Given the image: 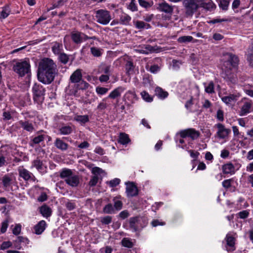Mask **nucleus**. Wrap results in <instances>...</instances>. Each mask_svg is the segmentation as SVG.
Segmentation results:
<instances>
[{
    "mask_svg": "<svg viewBox=\"0 0 253 253\" xmlns=\"http://www.w3.org/2000/svg\"><path fill=\"white\" fill-rule=\"evenodd\" d=\"M75 120L81 124H85L89 121V117L87 115H78L75 117Z\"/></svg>",
    "mask_w": 253,
    "mask_h": 253,
    "instance_id": "nucleus-33",
    "label": "nucleus"
},
{
    "mask_svg": "<svg viewBox=\"0 0 253 253\" xmlns=\"http://www.w3.org/2000/svg\"><path fill=\"white\" fill-rule=\"evenodd\" d=\"M227 21H230V20H229L228 19H226V18H222V19L216 18V19H213L212 20H210L209 21H208V23L209 24H214L217 23H221L222 22H227Z\"/></svg>",
    "mask_w": 253,
    "mask_h": 253,
    "instance_id": "nucleus-54",
    "label": "nucleus"
},
{
    "mask_svg": "<svg viewBox=\"0 0 253 253\" xmlns=\"http://www.w3.org/2000/svg\"><path fill=\"white\" fill-rule=\"evenodd\" d=\"M193 39V37L190 36H184L180 37L178 39V42L180 43H186L190 42Z\"/></svg>",
    "mask_w": 253,
    "mask_h": 253,
    "instance_id": "nucleus-43",
    "label": "nucleus"
},
{
    "mask_svg": "<svg viewBox=\"0 0 253 253\" xmlns=\"http://www.w3.org/2000/svg\"><path fill=\"white\" fill-rule=\"evenodd\" d=\"M59 130L61 134L67 135L71 133L73 131V129L69 126H64L60 128Z\"/></svg>",
    "mask_w": 253,
    "mask_h": 253,
    "instance_id": "nucleus-37",
    "label": "nucleus"
},
{
    "mask_svg": "<svg viewBox=\"0 0 253 253\" xmlns=\"http://www.w3.org/2000/svg\"><path fill=\"white\" fill-rule=\"evenodd\" d=\"M18 172L20 177H22L25 180H29L32 179L33 174L28 170L23 168V167H19Z\"/></svg>",
    "mask_w": 253,
    "mask_h": 253,
    "instance_id": "nucleus-15",
    "label": "nucleus"
},
{
    "mask_svg": "<svg viewBox=\"0 0 253 253\" xmlns=\"http://www.w3.org/2000/svg\"><path fill=\"white\" fill-rule=\"evenodd\" d=\"M82 33L78 31H74L71 33V38L74 43L77 44H80L83 42Z\"/></svg>",
    "mask_w": 253,
    "mask_h": 253,
    "instance_id": "nucleus-17",
    "label": "nucleus"
},
{
    "mask_svg": "<svg viewBox=\"0 0 253 253\" xmlns=\"http://www.w3.org/2000/svg\"><path fill=\"white\" fill-rule=\"evenodd\" d=\"M2 11L0 13V19H4L7 17L10 13V9L8 5H6L3 7Z\"/></svg>",
    "mask_w": 253,
    "mask_h": 253,
    "instance_id": "nucleus-30",
    "label": "nucleus"
},
{
    "mask_svg": "<svg viewBox=\"0 0 253 253\" xmlns=\"http://www.w3.org/2000/svg\"><path fill=\"white\" fill-rule=\"evenodd\" d=\"M2 117L4 121H8L12 118L10 113L6 111H3L2 113Z\"/></svg>",
    "mask_w": 253,
    "mask_h": 253,
    "instance_id": "nucleus-63",
    "label": "nucleus"
},
{
    "mask_svg": "<svg viewBox=\"0 0 253 253\" xmlns=\"http://www.w3.org/2000/svg\"><path fill=\"white\" fill-rule=\"evenodd\" d=\"M57 73V65L52 59L43 58L40 61L37 72L40 82L44 84H50L54 81Z\"/></svg>",
    "mask_w": 253,
    "mask_h": 253,
    "instance_id": "nucleus-1",
    "label": "nucleus"
},
{
    "mask_svg": "<svg viewBox=\"0 0 253 253\" xmlns=\"http://www.w3.org/2000/svg\"><path fill=\"white\" fill-rule=\"evenodd\" d=\"M112 218L111 216H105L101 218L100 221L102 224H109L112 222Z\"/></svg>",
    "mask_w": 253,
    "mask_h": 253,
    "instance_id": "nucleus-55",
    "label": "nucleus"
},
{
    "mask_svg": "<svg viewBox=\"0 0 253 253\" xmlns=\"http://www.w3.org/2000/svg\"><path fill=\"white\" fill-rule=\"evenodd\" d=\"M233 182V178L225 179L222 181V185L226 190H229L231 192H234L236 191V187L232 185Z\"/></svg>",
    "mask_w": 253,
    "mask_h": 253,
    "instance_id": "nucleus-18",
    "label": "nucleus"
},
{
    "mask_svg": "<svg viewBox=\"0 0 253 253\" xmlns=\"http://www.w3.org/2000/svg\"><path fill=\"white\" fill-rule=\"evenodd\" d=\"M20 125L26 130L28 131H32L33 129L32 124L28 121H20L19 122Z\"/></svg>",
    "mask_w": 253,
    "mask_h": 253,
    "instance_id": "nucleus-31",
    "label": "nucleus"
},
{
    "mask_svg": "<svg viewBox=\"0 0 253 253\" xmlns=\"http://www.w3.org/2000/svg\"><path fill=\"white\" fill-rule=\"evenodd\" d=\"M2 184L5 188L9 187L11 183L12 179L7 175H5L2 178Z\"/></svg>",
    "mask_w": 253,
    "mask_h": 253,
    "instance_id": "nucleus-38",
    "label": "nucleus"
},
{
    "mask_svg": "<svg viewBox=\"0 0 253 253\" xmlns=\"http://www.w3.org/2000/svg\"><path fill=\"white\" fill-rule=\"evenodd\" d=\"M59 61L64 64H66L69 61V56L65 53H61L58 55Z\"/></svg>",
    "mask_w": 253,
    "mask_h": 253,
    "instance_id": "nucleus-42",
    "label": "nucleus"
},
{
    "mask_svg": "<svg viewBox=\"0 0 253 253\" xmlns=\"http://www.w3.org/2000/svg\"><path fill=\"white\" fill-rule=\"evenodd\" d=\"M133 22L135 27L137 29H149L150 28L149 24L145 23L144 22L142 21L137 20L134 21Z\"/></svg>",
    "mask_w": 253,
    "mask_h": 253,
    "instance_id": "nucleus-32",
    "label": "nucleus"
},
{
    "mask_svg": "<svg viewBox=\"0 0 253 253\" xmlns=\"http://www.w3.org/2000/svg\"><path fill=\"white\" fill-rule=\"evenodd\" d=\"M108 91V89L104 87L97 86L96 88V92L98 94L103 95L106 94Z\"/></svg>",
    "mask_w": 253,
    "mask_h": 253,
    "instance_id": "nucleus-57",
    "label": "nucleus"
},
{
    "mask_svg": "<svg viewBox=\"0 0 253 253\" xmlns=\"http://www.w3.org/2000/svg\"><path fill=\"white\" fill-rule=\"evenodd\" d=\"M159 10L171 14L173 12V7L166 2H164L162 3H159Z\"/></svg>",
    "mask_w": 253,
    "mask_h": 253,
    "instance_id": "nucleus-19",
    "label": "nucleus"
},
{
    "mask_svg": "<svg viewBox=\"0 0 253 253\" xmlns=\"http://www.w3.org/2000/svg\"><path fill=\"white\" fill-rule=\"evenodd\" d=\"M229 2L227 0H220L219 3V7L223 10H226L228 9Z\"/></svg>",
    "mask_w": 253,
    "mask_h": 253,
    "instance_id": "nucleus-50",
    "label": "nucleus"
},
{
    "mask_svg": "<svg viewBox=\"0 0 253 253\" xmlns=\"http://www.w3.org/2000/svg\"><path fill=\"white\" fill-rule=\"evenodd\" d=\"M110 65H107L105 64L102 65L100 67V70L101 73H103L106 75H109L110 74Z\"/></svg>",
    "mask_w": 253,
    "mask_h": 253,
    "instance_id": "nucleus-45",
    "label": "nucleus"
},
{
    "mask_svg": "<svg viewBox=\"0 0 253 253\" xmlns=\"http://www.w3.org/2000/svg\"><path fill=\"white\" fill-rule=\"evenodd\" d=\"M53 45L51 47L53 53L55 55H59L63 50V45L61 43L55 42L52 43Z\"/></svg>",
    "mask_w": 253,
    "mask_h": 253,
    "instance_id": "nucleus-20",
    "label": "nucleus"
},
{
    "mask_svg": "<svg viewBox=\"0 0 253 253\" xmlns=\"http://www.w3.org/2000/svg\"><path fill=\"white\" fill-rule=\"evenodd\" d=\"M222 77L226 81L230 82L233 84H235L237 81L236 76L232 72L230 67L227 68L224 71H223Z\"/></svg>",
    "mask_w": 253,
    "mask_h": 253,
    "instance_id": "nucleus-8",
    "label": "nucleus"
},
{
    "mask_svg": "<svg viewBox=\"0 0 253 253\" xmlns=\"http://www.w3.org/2000/svg\"><path fill=\"white\" fill-rule=\"evenodd\" d=\"M181 138H189L191 140H195L200 137V131L193 128H189L181 130L179 132Z\"/></svg>",
    "mask_w": 253,
    "mask_h": 253,
    "instance_id": "nucleus-7",
    "label": "nucleus"
},
{
    "mask_svg": "<svg viewBox=\"0 0 253 253\" xmlns=\"http://www.w3.org/2000/svg\"><path fill=\"white\" fill-rule=\"evenodd\" d=\"M40 213L44 217H49L51 214V209L46 205H44L40 208Z\"/></svg>",
    "mask_w": 253,
    "mask_h": 253,
    "instance_id": "nucleus-23",
    "label": "nucleus"
},
{
    "mask_svg": "<svg viewBox=\"0 0 253 253\" xmlns=\"http://www.w3.org/2000/svg\"><path fill=\"white\" fill-rule=\"evenodd\" d=\"M142 98L146 102H151L153 101V97L151 96L146 91L141 92Z\"/></svg>",
    "mask_w": 253,
    "mask_h": 253,
    "instance_id": "nucleus-44",
    "label": "nucleus"
},
{
    "mask_svg": "<svg viewBox=\"0 0 253 253\" xmlns=\"http://www.w3.org/2000/svg\"><path fill=\"white\" fill-rule=\"evenodd\" d=\"M226 245L231 248L228 251H233L235 250V238L232 236L227 235L226 237Z\"/></svg>",
    "mask_w": 253,
    "mask_h": 253,
    "instance_id": "nucleus-27",
    "label": "nucleus"
},
{
    "mask_svg": "<svg viewBox=\"0 0 253 253\" xmlns=\"http://www.w3.org/2000/svg\"><path fill=\"white\" fill-rule=\"evenodd\" d=\"M89 84L84 81L81 80L80 82L78 83L77 85V88L78 89L84 90L87 89Z\"/></svg>",
    "mask_w": 253,
    "mask_h": 253,
    "instance_id": "nucleus-40",
    "label": "nucleus"
},
{
    "mask_svg": "<svg viewBox=\"0 0 253 253\" xmlns=\"http://www.w3.org/2000/svg\"><path fill=\"white\" fill-rule=\"evenodd\" d=\"M120 179L117 178H115L110 181L107 182V183L109 185L110 187H114L118 185L120 183Z\"/></svg>",
    "mask_w": 253,
    "mask_h": 253,
    "instance_id": "nucleus-52",
    "label": "nucleus"
},
{
    "mask_svg": "<svg viewBox=\"0 0 253 253\" xmlns=\"http://www.w3.org/2000/svg\"><path fill=\"white\" fill-rule=\"evenodd\" d=\"M31 66L30 62L22 60L16 62L13 66L14 71L20 77H23L30 72Z\"/></svg>",
    "mask_w": 253,
    "mask_h": 253,
    "instance_id": "nucleus-3",
    "label": "nucleus"
},
{
    "mask_svg": "<svg viewBox=\"0 0 253 253\" xmlns=\"http://www.w3.org/2000/svg\"><path fill=\"white\" fill-rule=\"evenodd\" d=\"M51 140V138L45 133L40 134L35 137L33 139V142H41L42 141H45L48 142Z\"/></svg>",
    "mask_w": 253,
    "mask_h": 253,
    "instance_id": "nucleus-21",
    "label": "nucleus"
},
{
    "mask_svg": "<svg viewBox=\"0 0 253 253\" xmlns=\"http://www.w3.org/2000/svg\"><path fill=\"white\" fill-rule=\"evenodd\" d=\"M101 51L102 49L96 47H91L90 48V52L94 57L101 56L102 54Z\"/></svg>",
    "mask_w": 253,
    "mask_h": 253,
    "instance_id": "nucleus-41",
    "label": "nucleus"
},
{
    "mask_svg": "<svg viewBox=\"0 0 253 253\" xmlns=\"http://www.w3.org/2000/svg\"><path fill=\"white\" fill-rule=\"evenodd\" d=\"M238 96L234 94H230L228 96H225L222 97V101L226 104H230L232 101H236L237 100Z\"/></svg>",
    "mask_w": 253,
    "mask_h": 253,
    "instance_id": "nucleus-24",
    "label": "nucleus"
},
{
    "mask_svg": "<svg viewBox=\"0 0 253 253\" xmlns=\"http://www.w3.org/2000/svg\"><path fill=\"white\" fill-rule=\"evenodd\" d=\"M169 93L167 91H165L163 88L159 87V98L164 99L167 97Z\"/></svg>",
    "mask_w": 253,
    "mask_h": 253,
    "instance_id": "nucleus-59",
    "label": "nucleus"
},
{
    "mask_svg": "<svg viewBox=\"0 0 253 253\" xmlns=\"http://www.w3.org/2000/svg\"><path fill=\"white\" fill-rule=\"evenodd\" d=\"M134 240L129 238H124L122 240V245L123 247L127 248H131L134 245Z\"/></svg>",
    "mask_w": 253,
    "mask_h": 253,
    "instance_id": "nucleus-26",
    "label": "nucleus"
},
{
    "mask_svg": "<svg viewBox=\"0 0 253 253\" xmlns=\"http://www.w3.org/2000/svg\"><path fill=\"white\" fill-rule=\"evenodd\" d=\"M125 70L126 75L129 76L135 73L136 71L135 65L132 60L128 59L126 61Z\"/></svg>",
    "mask_w": 253,
    "mask_h": 253,
    "instance_id": "nucleus-11",
    "label": "nucleus"
},
{
    "mask_svg": "<svg viewBox=\"0 0 253 253\" xmlns=\"http://www.w3.org/2000/svg\"><path fill=\"white\" fill-rule=\"evenodd\" d=\"M139 5L145 8L151 7L153 5V2L152 0H138Z\"/></svg>",
    "mask_w": 253,
    "mask_h": 253,
    "instance_id": "nucleus-36",
    "label": "nucleus"
},
{
    "mask_svg": "<svg viewBox=\"0 0 253 253\" xmlns=\"http://www.w3.org/2000/svg\"><path fill=\"white\" fill-rule=\"evenodd\" d=\"M188 151L190 153L191 157L194 159V160L192 161V162H194L198 158L200 153L198 151H194L192 150H190Z\"/></svg>",
    "mask_w": 253,
    "mask_h": 253,
    "instance_id": "nucleus-60",
    "label": "nucleus"
},
{
    "mask_svg": "<svg viewBox=\"0 0 253 253\" xmlns=\"http://www.w3.org/2000/svg\"><path fill=\"white\" fill-rule=\"evenodd\" d=\"M60 177L64 179L65 182L71 187H76L79 183L78 176L74 174L70 169H63L60 172Z\"/></svg>",
    "mask_w": 253,
    "mask_h": 253,
    "instance_id": "nucleus-2",
    "label": "nucleus"
},
{
    "mask_svg": "<svg viewBox=\"0 0 253 253\" xmlns=\"http://www.w3.org/2000/svg\"><path fill=\"white\" fill-rule=\"evenodd\" d=\"M106 99L107 98H104L103 99H102V101L99 103L97 107V109L98 110L102 111L107 107L108 105L106 103Z\"/></svg>",
    "mask_w": 253,
    "mask_h": 253,
    "instance_id": "nucleus-51",
    "label": "nucleus"
},
{
    "mask_svg": "<svg viewBox=\"0 0 253 253\" xmlns=\"http://www.w3.org/2000/svg\"><path fill=\"white\" fill-rule=\"evenodd\" d=\"M230 131V129L225 128L224 130L218 131L217 133L219 137L224 138L228 135Z\"/></svg>",
    "mask_w": 253,
    "mask_h": 253,
    "instance_id": "nucleus-56",
    "label": "nucleus"
},
{
    "mask_svg": "<svg viewBox=\"0 0 253 253\" xmlns=\"http://www.w3.org/2000/svg\"><path fill=\"white\" fill-rule=\"evenodd\" d=\"M126 89V88L124 86H118L110 93L108 98L115 99L117 97H120L122 93H123Z\"/></svg>",
    "mask_w": 253,
    "mask_h": 253,
    "instance_id": "nucleus-13",
    "label": "nucleus"
},
{
    "mask_svg": "<svg viewBox=\"0 0 253 253\" xmlns=\"http://www.w3.org/2000/svg\"><path fill=\"white\" fill-rule=\"evenodd\" d=\"M47 199V196L45 192H42L38 198V201L42 202L46 201Z\"/></svg>",
    "mask_w": 253,
    "mask_h": 253,
    "instance_id": "nucleus-64",
    "label": "nucleus"
},
{
    "mask_svg": "<svg viewBox=\"0 0 253 253\" xmlns=\"http://www.w3.org/2000/svg\"><path fill=\"white\" fill-rule=\"evenodd\" d=\"M225 55H227L228 58L226 61H225L224 66H225V64L226 63L227 64H230L233 68H236L238 66L239 60L237 56L229 52L226 53Z\"/></svg>",
    "mask_w": 253,
    "mask_h": 253,
    "instance_id": "nucleus-10",
    "label": "nucleus"
},
{
    "mask_svg": "<svg viewBox=\"0 0 253 253\" xmlns=\"http://www.w3.org/2000/svg\"><path fill=\"white\" fill-rule=\"evenodd\" d=\"M33 166L40 172H42L44 171V166L43 165L42 162L40 160H35L33 163Z\"/></svg>",
    "mask_w": 253,
    "mask_h": 253,
    "instance_id": "nucleus-35",
    "label": "nucleus"
},
{
    "mask_svg": "<svg viewBox=\"0 0 253 253\" xmlns=\"http://www.w3.org/2000/svg\"><path fill=\"white\" fill-rule=\"evenodd\" d=\"M136 94L134 92L131 90H128L126 92L123 97V99L124 101H126V99L129 100L130 98L133 97H135Z\"/></svg>",
    "mask_w": 253,
    "mask_h": 253,
    "instance_id": "nucleus-46",
    "label": "nucleus"
},
{
    "mask_svg": "<svg viewBox=\"0 0 253 253\" xmlns=\"http://www.w3.org/2000/svg\"><path fill=\"white\" fill-rule=\"evenodd\" d=\"M251 107V101L245 102L241 108V111L240 112V115L241 116H243L249 113L250 112Z\"/></svg>",
    "mask_w": 253,
    "mask_h": 253,
    "instance_id": "nucleus-22",
    "label": "nucleus"
},
{
    "mask_svg": "<svg viewBox=\"0 0 253 253\" xmlns=\"http://www.w3.org/2000/svg\"><path fill=\"white\" fill-rule=\"evenodd\" d=\"M9 222L8 220H4L1 223V227L0 229V234H3L6 232L8 227Z\"/></svg>",
    "mask_w": 253,
    "mask_h": 253,
    "instance_id": "nucleus-47",
    "label": "nucleus"
},
{
    "mask_svg": "<svg viewBox=\"0 0 253 253\" xmlns=\"http://www.w3.org/2000/svg\"><path fill=\"white\" fill-rule=\"evenodd\" d=\"M250 215L249 211L247 210H244L239 212L237 215L241 219H246Z\"/></svg>",
    "mask_w": 253,
    "mask_h": 253,
    "instance_id": "nucleus-49",
    "label": "nucleus"
},
{
    "mask_svg": "<svg viewBox=\"0 0 253 253\" xmlns=\"http://www.w3.org/2000/svg\"><path fill=\"white\" fill-rule=\"evenodd\" d=\"M131 19V17L126 13H123L120 16V22L123 25H129Z\"/></svg>",
    "mask_w": 253,
    "mask_h": 253,
    "instance_id": "nucleus-25",
    "label": "nucleus"
},
{
    "mask_svg": "<svg viewBox=\"0 0 253 253\" xmlns=\"http://www.w3.org/2000/svg\"><path fill=\"white\" fill-rule=\"evenodd\" d=\"M205 91L208 93H213L214 92V83L212 81L210 82L208 86H205Z\"/></svg>",
    "mask_w": 253,
    "mask_h": 253,
    "instance_id": "nucleus-48",
    "label": "nucleus"
},
{
    "mask_svg": "<svg viewBox=\"0 0 253 253\" xmlns=\"http://www.w3.org/2000/svg\"><path fill=\"white\" fill-rule=\"evenodd\" d=\"M96 21L102 24L107 25L111 20V16L109 11L104 9H99L95 12Z\"/></svg>",
    "mask_w": 253,
    "mask_h": 253,
    "instance_id": "nucleus-5",
    "label": "nucleus"
},
{
    "mask_svg": "<svg viewBox=\"0 0 253 253\" xmlns=\"http://www.w3.org/2000/svg\"><path fill=\"white\" fill-rule=\"evenodd\" d=\"M131 140L129 137V135L125 133L121 132L119 134L118 142H130Z\"/></svg>",
    "mask_w": 253,
    "mask_h": 253,
    "instance_id": "nucleus-34",
    "label": "nucleus"
},
{
    "mask_svg": "<svg viewBox=\"0 0 253 253\" xmlns=\"http://www.w3.org/2000/svg\"><path fill=\"white\" fill-rule=\"evenodd\" d=\"M82 79L81 70L77 69L71 75L70 80L72 83H78Z\"/></svg>",
    "mask_w": 253,
    "mask_h": 253,
    "instance_id": "nucleus-16",
    "label": "nucleus"
},
{
    "mask_svg": "<svg viewBox=\"0 0 253 253\" xmlns=\"http://www.w3.org/2000/svg\"><path fill=\"white\" fill-rule=\"evenodd\" d=\"M151 79L148 75H145L143 78L142 84L144 86H148L151 84Z\"/></svg>",
    "mask_w": 253,
    "mask_h": 253,
    "instance_id": "nucleus-53",
    "label": "nucleus"
},
{
    "mask_svg": "<svg viewBox=\"0 0 253 253\" xmlns=\"http://www.w3.org/2000/svg\"><path fill=\"white\" fill-rule=\"evenodd\" d=\"M128 8L132 11H136L137 10V6L135 0H131L129 3Z\"/></svg>",
    "mask_w": 253,
    "mask_h": 253,
    "instance_id": "nucleus-58",
    "label": "nucleus"
},
{
    "mask_svg": "<svg viewBox=\"0 0 253 253\" xmlns=\"http://www.w3.org/2000/svg\"><path fill=\"white\" fill-rule=\"evenodd\" d=\"M12 246V243L10 241L3 242L0 246V249L1 250H4L8 249Z\"/></svg>",
    "mask_w": 253,
    "mask_h": 253,
    "instance_id": "nucleus-61",
    "label": "nucleus"
},
{
    "mask_svg": "<svg viewBox=\"0 0 253 253\" xmlns=\"http://www.w3.org/2000/svg\"><path fill=\"white\" fill-rule=\"evenodd\" d=\"M45 89L43 86L38 84H35L32 87L33 99L37 103H42L44 99Z\"/></svg>",
    "mask_w": 253,
    "mask_h": 253,
    "instance_id": "nucleus-4",
    "label": "nucleus"
},
{
    "mask_svg": "<svg viewBox=\"0 0 253 253\" xmlns=\"http://www.w3.org/2000/svg\"><path fill=\"white\" fill-rule=\"evenodd\" d=\"M103 211L105 213L111 214L114 212L115 209L111 204H108L104 207Z\"/></svg>",
    "mask_w": 253,
    "mask_h": 253,
    "instance_id": "nucleus-39",
    "label": "nucleus"
},
{
    "mask_svg": "<svg viewBox=\"0 0 253 253\" xmlns=\"http://www.w3.org/2000/svg\"><path fill=\"white\" fill-rule=\"evenodd\" d=\"M183 5L185 8V14L187 16H192L200 7L196 0H184Z\"/></svg>",
    "mask_w": 253,
    "mask_h": 253,
    "instance_id": "nucleus-6",
    "label": "nucleus"
},
{
    "mask_svg": "<svg viewBox=\"0 0 253 253\" xmlns=\"http://www.w3.org/2000/svg\"><path fill=\"white\" fill-rule=\"evenodd\" d=\"M114 208L117 211H120L122 209L123 203L120 197H116L113 198Z\"/></svg>",
    "mask_w": 253,
    "mask_h": 253,
    "instance_id": "nucleus-29",
    "label": "nucleus"
},
{
    "mask_svg": "<svg viewBox=\"0 0 253 253\" xmlns=\"http://www.w3.org/2000/svg\"><path fill=\"white\" fill-rule=\"evenodd\" d=\"M222 171L224 174L233 175L235 172V167L232 163L228 162L222 166Z\"/></svg>",
    "mask_w": 253,
    "mask_h": 253,
    "instance_id": "nucleus-12",
    "label": "nucleus"
},
{
    "mask_svg": "<svg viewBox=\"0 0 253 253\" xmlns=\"http://www.w3.org/2000/svg\"><path fill=\"white\" fill-rule=\"evenodd\" d=\"M126 193L128 197H134L138 194V189L133 182H127L126 183Z\"/></svg>",
    "mask_w": 253,
    "mask_h": 253,
    "instance_id": "nucleus-9",
    "label": "nucleus"
},
{
    "mask_svg": "<svg viewBox=\"0 0 253 253\" xmlns=\"http://www.w3.org/2000/svg\"><path fill=\"white\" fill-rule=\"evenodd\" d=\"M46 227V222L43 220H41L34 226L35 234L37 235L41 234L45 230Z\"/></svg>",
    "mask_w": 253,
    "mask_h": 253,
    "instance_id": "nucleus-14",
    "label": "nucleus"
},
{
    "mask_svg": "<svg viewBox=\"0 0 253 253\" xmlns=\"http://www.w3.org/2000/svg\"><path fill=\"white\" fill-rule=\"evenodd\" d=\"M98 177L96 175L93 176L91 178V179L89 182V185L91 186H94L96 185V184H97V183L98 182Z\"/></svg>",
    "mask_w": 253,
    "mask_h": 253,
    "instance_id": "nucleus-62",
    "label": "nucleus"
},
{
    "mask_svg": "<svg viewBox=\"0 0 253 253\" xmlns=\"http://www.w3.org/2000/svg\"><path fill=\"white\" fill-rule=\"evenodd\" d=\"M199 6L208 10H211L212 9H214L216 7L214 3L211 0L208 2H201Z\"/></svg>",
    "mask_w": 253,
    "mask_h": 253,
    "instance_id": "nucleus-28",
    "label": "nucleus"
}]
</instances>
